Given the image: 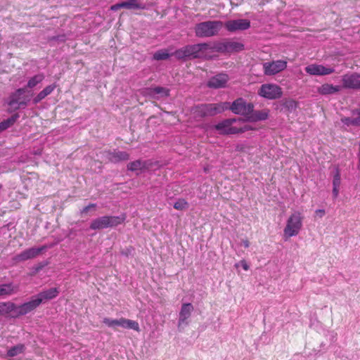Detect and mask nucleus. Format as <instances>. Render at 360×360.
Listing matches in <instances>:
<instances>
[{"label":"nucleus","mask_w":360,"mask_h":360,"mask_svg":"<svg viewBox=\"0 0 360 360\" xmlns=\"http://www.w3.org/2000/svg\"><path fill=\"white\" fill-rule=\"evenodd\" d=\"M244 121L245 120L240 118L226 119L214 125V129L223 135L242 134L252 130L251 126L244 124Z\"/></svg>","instance_id":"f257e3e1"},{"label":"nucleus","mask_w":360,"mask_h":360,"mask_svg":"<svg viewBox=\"0 0 360 360\" xmlns=\"http://www.w3.org/2000/svg\"><path fill=\"white\" fill-rule=\"evenodd\" d=\"M224 24L220 20H207L197 23L194 27L195 34L199 38H208L217 36Z\"/></svg>","instance_id":"f03ea898"},{"label":"nucleus","mask_w":360,"mask_h":360,"mask_svg":"<svg viewBox=\"0 0 360 360\" xmlns=\"http://www.w3.org/2000/svg\"><path fill=\"white\" fill-rule=\"evenodd\" d=\"M209 43H200L193 45H187L174 52V56L178 59H183L187 57L194 58L201 57L206 51L213 49Z\"/></svg>","instance_id":"7ed1b4c3"},{"label":"nucleus","mask_w":360,"mask_h":360,"mask_svg":"<svg viewBox=\"0 0 360 360\" xmlns=\"http://www.w3.org/2000/svg\"><path fill=\"white\" fill-rule=\"evenodd\" d=\"M32 96V93L26 88H19L9 96L7 104L13 110L24 109L30 103Z\"/></svg>","instance_id":"20e7f679"},{"label":"nucleus","mask_w":360,"mask_h":360,"mask_svg":"<svg viewBox=\"0 0 360 360\" xmlns=\"http://www.w3.org/2000/svg\"><path fill=\"white\" fill-rule=\"evenodd\" d=\"M229 104L227 102H221L218 103H205L195 106L193 112L199 117L214 116L221 113L227 110Z\"/></svg>","instance_id":"39448f33"},{"label":"nucleus","mask_w":360,"mask_h":360,"mask_svg":"<svg viewBox=\"0 0 360 360\" xmlns=\"http://www.w3.org/2000/svg\"><path fill=\"white\" fill-rule=\"evenodd\" d=\"M126 219L124 214L120 216H103L94 219L90 229L92 230L103 229L117 226L122 224Z\"/></svg>","instance_id":"423d86ee"},{"label":"nucleus","mask_w":360,"mask_h":360,"mask_svg":"<svg viewBox=\"0 0 360 360\" xmlns=\"http://www.w3.org/2000/svg\"><path fill=\"white\" fill-rule=\"evenodd\" d=\"M302 226V217L300 212H295L287 220L286 226L283 230V236L285 240L292 236H296Z\"/></svg>","instance_id":"0eeeda50"},{"label":"nucleus","mask_w":360,"mask_h":360,"mask_svg":"<svg viewBox=\"0 0 360 360\" xmlns=\"http://www.w3.org/2000/svg\"><path fill=\"white\" fill-rule=\"evenodd\" d=\"M227 103L229 104L227 110H231L234 114L245 116L246 119L254 108L252 103H247L243 98H238L231 103L230 102Z\"/></svg>","instance_id":"6e6552de"},{"label":"nucleus","mask_w":360,"mask_h":360,"mask_svg":"<svg viewBox=\"0 0 360 360\" xmlns=\"http://www.w3.org/2000/svg\"><path fill=\"white\" fill-rule=\"evenodd\" d=\"M103 323L110 328H115L121 327L124 329H132L137 332L140 331L139 324L137 321L121 318L119 319H112L110 318H104L103 320Z\"/></svg>","instance_id":"1a4fd4ad"},{"label":"nucleus","mask_w":360,"mask_h":360,"mask_svg":"<svg viewBox=\"0 0 360 360\" xmlns=\"http://www.w3.org/2000/svg\"><path fill=\"white\" fill-rule=\"evenodd\" d=\"M258 94L264 98L274 100L283 95L282 89L276 84H264L258 90Z\"/></svg>","instance_id":"9d476101"},{"label":"nucleus","mask_w":360,"mask_h":360,"mask_svg":"<svg viewBox=\"0 0 360 360\" xmlns=\"http://www.w3.org/2000/svg\"><path fill=\"white\" fill-rule=\"evenodd\" d=\"M212 49L220 53H233L243 50L244 45L234 40H226L215 44Z\"/></svg>","instance_id":"9b49d317"},{"label":"nucleus","mask_w":360,"mask_h":360,"mask_svg":"<svg viewBox=\"0 0 360 360\" xmlns=\"http://www.w3.org/2000/svg\"><path fill=\"white\" fill-rule=\"evenodd\" d=\"M51 246L42 245L38 248H31L25 250L20 254L16 255L13 257V260L16 262H24L28 259H34L46 250Z\"/></svg>","instance_id":"f8f14e48"},{"label":"nucleus","mask_w":360,"mask_h":360,"mask_svg":"<svg viewBox=\"0 0 360 360\" xmlns=\"http://www.w3.org/2000/svg\"><path fill=\"white\" fill-rule=\"evenodd\" d=\"M286 68L287 61L283 60H277L263 63L264 73L269 76L276 75L285 70Z\"/></svg>","instance_id":"ddd939ff"},{"label":"nucleus","mask_w":360,"mask_h":360,"mask_svg":"<svg viewBox=\"0 0 360 360\" xmlns=\"http://www.w3.org/2000/svg\"><path fill=\"white\" fill-rule=\"evenodd\" d=\"M226 29L231 32L246 30L250 27V22L247 19L228 20L224 23Z\"/></svg>","instance_id":"4468645a"},{"label":"nucleus","mask_w":360,"mask_h":360,"mask_svg":"<svg viewBox=\"0 0 360 360\" xmlns=\"http://www.w3.org/2000/svg\"><path fill=\"white\" fill-rule=\"evenodd\" d=\"M304 70L307 74L314 76L328 75L335 72V69L333 68L325 67L322 65L318 64L309 65L304 68Z\"/></svg>","instance_id":"2eb2a0df"},{"label":"nucleus","mask_w":360,"mask_h":360,"mask_svg":"<svg viewBox=\"0 0 360 360\" xmlns=\"http://www.w3.org/2000/svg\"><path fill=\"white\" fill-rule=\"evenodd\" d=\"M103 156L105 157V160L113 163L126 161L129 158V154L127 152L118 150L105 151L103 153Z\"/></svg>","instance_id":"dca6fc26"},{"label":"nucleus","mask_w":360,"mask_h":360,"mask_svg":"<svg viewBox=\"0 0 360 360\" xmlns=\"http://www.w3.org/2000/svg\"><path fill=\"white\" fill-rule=\"evenodd\" d=\"M343 87L352 89H360V74H346L342 78Z\"/></svg>","instance_id":"f3484780"},{"label":"nucleus","mask_w":360,"mask_h":360,"mask_svg":"<svg viewBox=\"0 0 360 360\" xmlns=\"http://www.w3.org/2000/svg\"><path fill=\"white\" fill-rule=\"evenodd\" d=\"M193 306L191 303H184L181 305L178 320V326H187L188 324V319L191 317L193 311Z\"/></svg>","instance_id":"a211bd4d"},{"label":"nucleus","mask_w":360,"mask_h":360,"mask_svg":"<svg viewBox=\"0 0 360 360\" xmlns=\"http://www.w3.org/2000/svg\"><path fill=\"white\" fill-rule=\"evenodd\" d=\"M40 304V300H38L36 296L33 297L29 302L18 305V316L25 315L32 311Z\"/></svg>","instance_id":"6ab92c4d"},{"label":"nucleus","mask_w":360,"mask_h":360,"mask_svg":"<svg viewBox=\"0 0 360 360\" xmlns=\"http://www.w3.org/2000/svg\"><path fill=\"white\" fill-rule=\"evenodd\" d=\"M229 77L226 74H219L210 79L207 82V86L210 88H222L224 87L227 83Z\"/></svg>","instance_id":"aec40b11"},{"label":"nucleus","mask_w":360,"mask_h":360,"mask_svg":"<svg viewBox=\"0 0 360 360\" xmlns=\"http://www.w3.org/2000/svg\"><path fill=\"white\" fill-rule=\"evenodd\" d=\"M59 294V291L57 288H51L46 290L42 291L36 295L38 300H40V304L52 300L56 297Z\"/></svg>","instance_id":"412c9836"},{"label":"nucleus","mask_w":360,"mask_h":360,"mask_svg":"<svg viewBox=\"0 0 360 360\" xmlns=\"http://www.w3.org/2000/svg\"><path fill=\"white\" fill-rule=\"evenodd\" d=\"M269 117V110H256L252 111L249 114L247 121L250 122H257V121H263L266 120Z\"/></svg>","instance_id":"4be33fe9"},{"label":"nucleus","mask_w":360,"mask_h":360,"mask_svg":"<svg viewBox=\"0 0 360 360\" xmlns=\"http://www.w3.org/2000/svg\"><path fill=\"white\" fill-rule=\"evenodd\" d=\"M342 86L330 84H323L318 89V92L322 95L333 94L341 90Z\"/></svg>","instance_id":"5701e85b"},{"label":"nucleus","mask_w":360,"mask_h":360,"mask_svg":"<svg viewBox=\"0 0 360 360\" xmlns=\"http://www.w3.org/2000/svg\"><path fill=\"white\" fill-rule=\"evenodd\" d=\"M56 86L55 84H51L46 86L42 91H41L36 96H34L32 99L33 104L36 105L39 103L41 101L45 98L47 96L51 94L53 90L56 89Z\"/></svg>","instance_id":"b1692460"},{"label":"nucleus","mask_w":360,"mask_h":360,"mask_svg":"<svg viewBox=\"0 0 360 360\" xmlns=\"http://www.w3.org/2000/svg\"><path fill=\"white\" fill-rule=\"evenodd\" d=\"M122 5L123 8L127 9H147V6L145 4L139 3L137 0H127L122 1Z\"/></svg>","instance_id":"393cba45"},{"label":"nucleus","mask_w":360,"mask_h":360,"mask_svg":"<svg viewBox=\"0 0 360 360\" xmlns=\"http://www.w3.org/2000/svg\"><path fill=\"white\" fill-rule=\"evenodd\" d=\"M18 291V288L14 287L12 283L0 285V297L11 295Z\"/></svg>","instance_id":"a878e982"},{"label":"nucleus","mask_w":360,"mask_h":360,"mask_svg":"<svg viewBox=\"0 0 360 360\" xmlns=\"http://www.w3.org/2000/svg\"><path fill=\"white\" fill-rule=\"evenodd\" d=\"M18 305H16L15 304L8 302H4L0 306V311H4L6 313H11L14 312L15 313L16 316H18Z\"/></svg>","instance_id":"bb28decb"},{"label":"nucleus","mask_w":360,"mask_h":360,"mask_svg":"<svg viewBox=\"0 0 360 360\" xmlns=\"http://www.w3.org/2000/svg\"><path fill=\"white\" fill-rule=\"evenodd\" d=\"M44 79L43 74H37L30 78L25 88L33 89Z\"/></svg>","instance_id":"cd10ccee"},{"label":"nucleus","mask_w":360,"mask_h":360,"mask_svg":"<svg viewBox=\"0 0 360 360\" xmlns=\"http://www.w3.org/2000/svg\"><path fill=\"white\" fill-rule=\"evenodd\" d=\"M146 168V162L144 161H141L140 160H137L133 162H129L127 165V169L131 172H136L142 170Z\"/></svg>","instance_id":"c85d7f7f"},{"label":"nucleus","mask_w":360,"mask_h":360,"mask_svg":"<svg viewBox=\"0 0 360 360\" xmlns=\"http://www.w3.org/2000/svg\"><path fill=\"white\" fill-rule=\"evenodd\" d=\"M18 118L17 115H13L11 117L3 120L0 122V132L3 131L10 127H11L16 121Z\"/></svg>","instance_id":"c756f323"},{"label":"nucleus","mask_w":360,"mask_h":360,"mask_svg":"<svg viewBox=\"0 0 360 360\" xmlns=\"http://www.w3.org/2000/svg\"><path fill=\"white\" fill-rule=\"evenodd\" d=\"M25 350V346L22 344H19L12 347L8 350L7 355L10 357L15 356L20 354H22Z\"/></svg>","instance_id":"7c9ffc66"},{"label":"nucleus","mask_w":360,"mask_h":360,"mask_svg":"<svg viewBox=\"0 0 360 360\" xmlns=\"http://www.w3.org/2000/svg\"><path fill=\"white\" fill-rule=\"evenodd\" d=\"M170 54L167 49H160L157 51L153 56V59L155 60H166L169 58Z\"/></svg>","instance_id":"2f4dec72"},{"label":"nucleus","mask_w":360,"mask_h":360,"mask_svg":"<svg viewBox=\"0 0 360 360\" xmlns=\"http://www.w3.org/2000/svg\"><path fill=\"white\" fill-rule=\"evenodd\" d=\"M150 91L151 94H160L162 96H168L169 94V89L162 86H156Z\"/></svg>","instance_id":"473e14b6"},{"label":"nucleus","mask_w":360,"mask_h":360,"mask_svg":"<svg viewBox=\"0 0 360 360\" xmlns=\"http://www.w3.org/2000/svg\"><path fill=\"white\" fill-rule=\"evenodd\" d=\"M342 117L340 119L341 122L343 124L344 126L346 127H358L357 124L356 122L355 117Z\"/></svg>","instance_id":"72a5a7b5"},{"label":"nucleus","mask_w":360,"mask_h":360,"mask_svg":"<svg viewBox=\"0 0 360 360\" xmlns=\"http://www.w3.org/2000/svg\"><path fill=\"white\" fill-rule=\"evenodd\" d=\"M188 206V202L183 198L178 199L174 204V208L177 210H183L187 208Z\"/></svg>","instance_id":"f704fd0d"},{"label":"nucleus","mask_w":360,"mask_h":360,"mask_svg":"<svg viewBox=\"0 0 360 360\" xmlns=\"http://www.w3.org/2000/svg\"><path fill=\"white\" fill-rule=\"evenodd\" d=\"M341 184L340 172L338 167L335 169L333 178V187H340Z\"/></svg>","instance_id":"c9c22d12"},{"label":"nucleus","mask_w":360,"mask_h":360,"mask_svg":"<svg viewBox=\"0 0 360 360\" xmlns=\"http://www.w3.org/2000/svg\"><path fill=\"white\" fill-rule=\"evenodd\" d=\"M352 115L355 117L357 126L360 127V108L352 110Z\"/></svg>","instance_id":"e433bc0d"},{"label":"nucleus","mask_w":360,"mask_h":360,"mask_svg":"<svg viewBox=\"0 0 360 360\" xmlns=\"http://www.w3.org/2000/svg\"><path fill=\"white\" fill-rule=\"evenodd\" d=\"M240 265L245 271H248L249 269V265L245 260H241L239 263L236 264V266L238 267Z\"/></svg>","instance_id":"4c0bfd02"},{"label":"nucleus","mask_w":360,"mask_h":360,"mask_svg":"<svg viewBox=\"0 0 360 360\" xmlns=\"http://www.w3.org/2000/svg\"><path fill=\"white\" fill-rule=\"evenodd\" d=\"M133 251H134V248L132 247H129V248H126L125 250H123L121 252V253H122V255L128 257L129 255H131Z\"/></svg>","instance_id":"58836bf2"},{"label":"nucleus","mask_w":360,"mask_h":360,"mask_svg":"<svg viewBox=\"0 0 360 360\" xmlns=\"http://www.w3.org/2000/svg\"><path fill=\"white\" fill-rule=\"evenodd\" d=\"M96 206V204L94 203H91V204H89V205L84 207L81 212L83 214V213H86L87 212H89L91 208H95Z\"/></svg>","instance_id":"ea45409f"},{"label":"nucleus","mask_w":360,"mask_h":360,"mask_svg":"<svg viewBox=\"0 0 360 360\" xmlns=\"http://www.w3.org/2000/svg\"><path fill=\"white\" fill-rule=\"evenodd\" d=\"M122 8H123V6L122 5V2H120V3H118V4H116L112 5V6L110 7V9H111L112 11H117L118 9Z\"/></svg>","instance_id":"a19ab883"},{"label":"nucleus","mask_w":360,"mask_h":360,"mask_svg":"<svg viewBox=\"0 0 360 360\" xmlns=\"http://www.w3.org/2000/svg\"><path fill=\"white\" fill-rule=\"evenodd\" d=\"M340 187H333V197L334 199L337 198L339 195Z\"/></svg>","instance_id":"79ce46f5"},{"label":"nucleus","mask_w":360,"mask_h":360,"mask_svg":"<svg viewBox=\"0 0 360 360\" xmlns=\"http://www.w3.org/2000/svg\"><path fill=\"white\" fill-rule=\"evenodd\" d=\"M241 244L245 248H248L249 246H250V242L247 239H245V240H243L242 242H241Z\"/></svg>","instance_id":"37998d69"},{"label":"nucleus","mask_w":360,"mask_h":360,"mask_svg":"<svg viewBox=\"0 0 360 360\" xmlns=\"http://www.w3.org/2000/svg\"><path fill=\"white\" fill-rule=\"evenodd\" d=\"M316 213L317 215H319L320 217H322L325 214L324 210H317L316 211Z\"/></svg>","instance_id":"c03bdc74"},{"label":"nucleus","mask_w":360,"mask_h":360,"mask_svg":"<svg viewBox=\"0 0 360 360\" xmlns=\"http://www.w3.org/2000/svg\"><path fill=\"white\" fill-rule=\"evenodd\" d=\"M293 106H295V101H292L289 103V107H293Z\"/></svg>","instance_id":"a18cd8bd"},{"label":"nucleus","mask_w":360,"mask_h":360,"mask_svg":"<svg viewBox=\"0 0 360 360\" xmlns=\"http://www.w3.org/2000/svg\"><path fill=\"white\" fill-rule=\"evenodd\" d=\"M42 268V266H38L37 267H35V271H39Z\"/></svg>","instance_id":"49530a36"},{"label":"nucleus","mask_w":360,"mask_h":360,"mask_svg":"<svg viewBox=\"0 0 360 360\" xmlns=\"http://www.w3.org/2000/svg\"><path fill=\"white\" fill-rule=\"evenodd\" d=\"M359 153H358V154H357V156H358V158H360V141H359Z\"/></svg>","instance_id":"de8ad7c7"},{"label":"nucleus","mask_w":360,"mask_h":360,"mask_svg":"<svg viewBox=\"0 0 360 360\" xmlns=\"http://www.w3.org/2000/svg\"><path fill=\"white\" fill-rule=\"evenodd\" d=\"M358 159H359V163H358L357 168L360 171V158H358Z\"/></svg>","instance_id":"09e8293b"}]
</instances>
